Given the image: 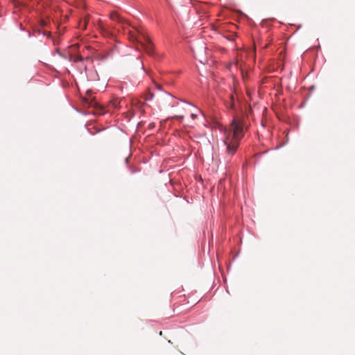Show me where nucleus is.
I'll use <instances>...</instances> for the list:
<instances>
[{"instance_id":"nucleus-4","label":"nucleus","mask_w":355,"mask_h":355,"mask_svg":"<svg viewBox=\"0 0 355 355\" xmlns=\"http://www.w3.org/2000/svg\"><path fill=\"white\" fill-rule=\"evenodd\" d=\"M110 18L113 21L116 22L124 31H126L127 26H128V23L123 18H122L116 12L113 11L110 12Z\"/></svg>"},{"instance_id":"nucleus-9","label":"nucleus","mask_w":355,"mask_h":355,"mask_svg":"<svg viewBox=\"0 0 355 355\" xmlns=\"http://www.w3.org/2000/svg\"><path fill=\"white\" fill-rule=\"evenodd\" d=\"M191 117L193 119H195L197 117V114L192 113V114H191Z\"/></svg>"},{"instance_id":"nucleus-6","label":"nucleus","mask_w":355,"mask_h":355,"mask_svg":"<svg viewBox=\"0 0 355 355\" xmlns=\"http://www.w3.org/2000/svg\"><path fill=\"white\" fill-rule=\"evenodd\" d=\"M227 106L232 110L236 109L235 98L233 94L230 96V102L227 103Z\"/></svg>"},{"instance_id":"nucleus-2","label":"nucleus","mask_w":355,"mask_h":355,"mask_svg":"<svg viewBox=\"0 0 355 355\" xmlns=\"http://www.w3.org/2000/svg\"><path fill=\"white\" fill-rule=\"evenodd\" d=\"M138 35L131 31H128L129 40L132 42L139 44L142 49L149 55H153L155 46L148 33L144 28L136 29Z\"/></svg>"},{"instance_id":"nucleus-5","label":"nucleus","mask_w":355,"mask_h":355,"mask_svg":"<svg viewBox=\"0 0 355 355\" xmlns=\"http://www.w3.org/2000/svg\"><path fill=\"white\" fill-rule=\"evenodd\" d=\"M98 28L101 30L102 33L105 35H111V32L109 29V28L106 26H105L103 22L100 21L98 24Z\"/></svg>"},{"instance_id":"nucleus-1","label":"nucleus","mask_w":355,"mask_h":355,"mask_svg":"<svg viewBox=\"0 0 355 355\" xmlns=\"http://www.w3.org/2000/svg\"><path fill=\"white\" fill-rule=\"evenodd\" d=\"M243 136V124L240 119L234 118L225 130L224 143L227 155L232 156L236 153Z\"/></svg>"},{"instance_id":"nucleus-3","label":"nucleus","mask_w":355,"mask_h":355,"mask_svg":"<svg viewBox=\"0 0 355 355\" xmlns=\"http://www.w3.org/2000/svg\"><path fill=\"white\" fill-rule=\"evenodd\" d=\"M121 102V100H119L118 98H114L112 101H110V103L107 107V109L94 101H91L89 103V105L91 107H94L96 109V112L98 114H103L106 112L110 111L111 108L119 109L120 107Z\"/></svg>"},{"instance_id":"nucleus-7","label":"nucleus","mask_w":355,"mask_h":355,"mask_svg":"<svg viewBox=\"0 0 355 355\" xmlns=\"http://www.w3.org/2000/svg\"><path fill=\"white\" fill-rule=\"evenodd\" d=\"M83 60V57L81 55H77L76 58L74 59V62H77L79 61H82Z\"/></svg>"},{"instance_id":"nucleus-8","label":"nucleus","mask_w":355,"mask_h":355,"mask_svg":"<svg viewBox=\"0 0 355 355\" xmlns=\"http://www.w3.org/2000/svg\"><path fill=\"white\" fill-rule=\"evenodd\" d=\"M174 118L180 119V121H182L183 119L184 116L182 115H177V116H175Z\"/></svg>"}]
</instances>
